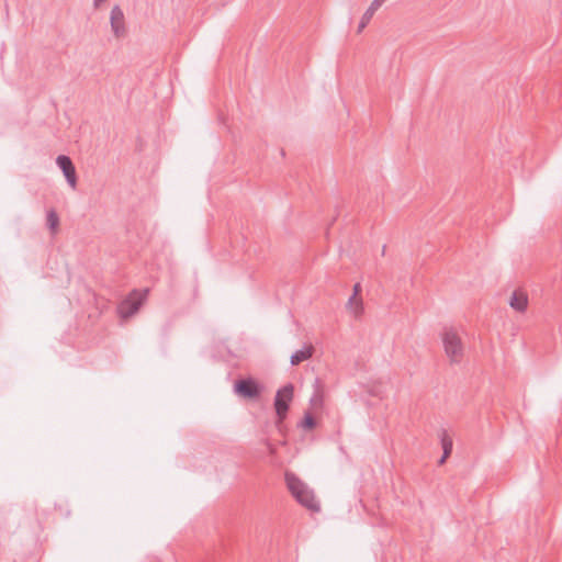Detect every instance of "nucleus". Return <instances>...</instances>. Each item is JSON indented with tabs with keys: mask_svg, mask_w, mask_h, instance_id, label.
Returning <instances> with one entry per match:
<instances>
[{
	"mask_svg": "<svg viewBox=\"0 0 562 562\" xmlns=\"http://www.w3.org/2000/svg\"><path fill=\"white\" fill-rule=\"evenodd\" d=\"M360 291H361V285H360V283H356V284H355V286H353V293H352V295L358 296V294L360 293Z\"/></svg>",
	"mask_w": 562,
	"mask_h": 562,
	"instance_id": "15",
	"label": "nucleus"
},
{
	"mask_svg": "<svg viewBox=\"0 0 562 562\" xmlns=\"http://www.w3.org/2000/svg\"><path fill=\"white\" fill-rule=\"evenodd\" d=\"M385 0H373L369 8L366 10V12L363 13L360 22H359V25H358V33H361L366 26L369 24V22L371 21L372 16L374 15V13L379 10V8L384 3Z\"/></svg>",
	"mask_w": 562,
	"mask_h": 562,
	"instance_id": "8",
	"label": "nucleus"
},
{
	"mask_svg": "<svg viewBox=\"0 0 562 562\" xmlns=\"http://www.w3.org/2000/svg\"><path fill=\"white\" fill-rule=\"evenodd\" d=\"M148 290L137 292L134 290L127 297H125L117 306V313L122 318L133 316L146 300Z\"/></svg>",
	"mask_w": 562,
	"mask_h": 562,
	"instance_id": "3",
	"label": "nucleus"
},
{
	"mask_svg": "<svg viewBox=\"0 0 562 562\" xmlns=\"http://www.w3.org/2000/svg\"><path fill=\"white\" fill-rule=\"evenodd\" d=\"M293 392L294 386L291 383L285 384L283 387L277 391L274 397V408L280 420L284 419L288 414L290 403L293 398Z\"/></svg>",
	"mask_w": 562,
	"mask_h": 562,
	"instance_id": "4",
	"label": "nucleus"
},
{
	"mask_svg": "<svg viewBox=\"0 0 562 562\" xmlns=\"http://www.w3.org/2000/svg\"><path fill=\"white\" fill-rule=\"evenodd\" d=\"M285 482L293 497L306 508L318 512L319 504L316 502L313 491L303 483L294 473H285Z\"/></svg>",
	"mask_w": 562,
	"mask_h": 562,
	"instance_id": "1",
	"label": "nucleus"
},
{
	"mask_svg": "<svg viewBox=\"0 0 562 562\" xmlns=\"http://www.w3.org/2000/svg\"><path fill=\"white\" fill-rule=\"evenodd\" d=\"M234 389L237 394L245 398H256L261 394L263 386L256 380L247 378L236 381Z\"/></svg>",
	"mask_w": 562,
	"mask_h": 562,
	"instance_id": "5",
	"label": "nucleus"
},
{
	"mask_svg": "<svg viewBox=\"0 0 562 562\" xmlns=\"http://www.w3.org/2000/svg\"><path fill=\"white\" fill-rule=\"evenodd\" d=\"M440 441L443 450V459H447L452 451V439L448 436L446 430H441Z\"/></svg>",
	"mask_w": 562,
	"mask_h": 562,
	"instance_id": "12",
	"label": "nucleus"
},
{
	"mask_svg": "<svg viewBox=\"0 0 562 562\" xmlns=\"http://www.w3.org/2000/svg\"><path fill=\"white\" fill-rule=\"evenodd\" d=\"M442 346L451 364H458L464 356V345L453 328H446L441 334Z\"/></svg>",
	"mask_w": 562,
	"mask_h": 562,
	"instance_id": "2",
	"label": "nucleus"
},
{
	"mask_svg": "<svg viewBox=\"0 0 562 562\" xmlns=\"http://www.w3.org/2000/svg\"><path fill=\"white\" fill-rule=\"evenodd\" d=\"M105 0H94V7H99Z\"/></svg>",
	"mask_w": 562,
	"mask_h": 562,
	"instance_id": "16",
	"label": "nucleus"
},
{
	"mask_svg": "<svg viewBox=\"0 0 562 562\" xmlns=\"http://www.w3.org/2000/svg\"><path fill=\"white\" fill-rule=\"evenodd\" d=\"M527 304H528V300L525 294L518 293V292L513 293L510 301H509V305L514 310H516L518 312H524L527 307Z\"/></svg>",
	"mask_w": 562,
	"mask_h": 562,
	"instance_id": "10",
	"label": "nucleus"
},
{
	"mask_svg": "<svg viewBox=\"0 0 562 562\" xmlns=\"http://www.w3.org/2000/svg\"><path fill=\"white\" fill-rule=\"evenodd\" d=\"M56 165L63 171L67 183L75 189L77 186L76 168L71 159L66 155H59L56 158Z\"/></svg>",
	"mask_w": 562,
	"mask_h": 562,
	"instance_id": "6",
	"label": "nucleus"
},
{
	"mask_svg": "<svg viewBox=\"0 0 562 562\" xmlns=\"http://www.w3.org/2000/svg\"><path fill=\"white\" fill-rule=\"evenodd\" d=\"M110 24L115 36H121L124 31V13L120 5H114L110 13Z\"/></svg>",
	"mask_w": 562,
	"mask_h": 562,
	"instance_id": "7",
	"label": "nucleus"
},
{
	"mask_svg": "<svg viewBox=\"0 0 562 562\" xmlns=\"http://www.w3.org/2000/svg\"><path fill=\"white\" fill-rule=\"evenodd\" d=\"M446 461V459H443V454L441 456L440 460H439V464H443Z\"/></svg>",
	"mask_w": 562,
	"mask_h": 562,
	"instance_id": "17",
	"label": "nucleus"
},
{
	"mask_svg": "<svg viewBox=\"0 0 562 562\" xmlns=\"http://www.w3.org/2000/svg\"><path fill=\"white\" fill-rule=\"evenodd\" d=\"M347 308L356 316L358 317L359 315L362 314V311H363V305H362V300L359 299L358 296H355V295H351L347 302Z\"/></svg>",
	"mask_w": 562,
	"mask_h": 562,
	"instance_id": "11",
	"label": "nucleus"
},
{
	"mask_svg": "<svg viewBox=\"0 0 562 562\" xmlns=\"http://www.w3.org/2000/svg\"><path fill=\"white\" fill-rule=\"evenodd\" d=\"M316 425V422H315V418L310 414H305L302 423H301V427L303 429H313Z\"/></svg>",
	"mask_w": 562,
	"mask_h": 562,
	"instance_id": "14",
	"label": "nucleus"
},
{
	"mask_svg": "<svg viewBox=\"0 0 562 562\" xmlns=\"http://www.w3.org/2000/svg\"><path fill=\"white\" fill-rule=\"evenodd\" d=\"M314 347L312 345H305L302 349L296 350L290 357V363L297 366L301 362L310 359L313 356Z\"/></svg>",
	"mask_w": 562,
	"mask_h": 562,
	"instance_id": "9",
	"label": "nucleus"
},
{
	"mask_svg": "<svg viewBox=\"0 0 562 562\" xmlns=\"http://www.w3.org/2000/svg\"><path fill=\"white\" fill-rule=\"evenodd\" d=\"M46 224L52 232H55L57 229V226L59 224V217L55 210H49L47 212Z\"/></svg>",
	"mask_w": 562,
	"mask_h": 562,
	"instance_id": "13",
	"label": "nucleus"
}]
</instances>
